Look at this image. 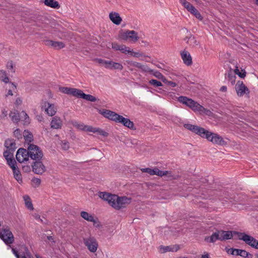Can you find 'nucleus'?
Listing matches in <instances>:
<instances>
[{"instance_id": "obj_1", "label": "nucleus", "mask_w": 258, "mask_h": 258, "mask_svg": "<svg viewBox=\"0 0 258 258\" xmlns=\"http://www.w3.org/2000/svg\"><path fill=\"white\" fill-rule=\"evenodd\" d=\"M99 197L108 202V204L116 210H120L124 208L132 202L131 198L118 197L116 195H113L106 192H100Z\"/></svg>"}, {"instance_id": "obj_2", "label": "nucleus", "mask_w": 258, "mask_h": 258, "mask_svg": "<svg viewBox=\"0 0 258 258\" xmlns=\"http://www.w3.org/2000/svg\"><path fill=\"white\" fill-rule=\"evenodd\" d=\"M177 100L179 102L188 106L195 112H199L201 114H205L208 115L211 114V112L209 110L205 108L197 102L187 97L180 96L177 98Z\"/></svg>"}, {"instance_id": "obj_3", "label": "nucleus", "mask_w": 258, "mask_h": 258, "mask_svg": "<svg viewBox=\"0 0 258 258\" xmlns=\"http://www.w3.org/2000/svg\"><path fill=\"white\" fill-rule=\"evenodd\" d=\"M233 235L231 231L219 230L213 233L211 236L205 238V241L208 243H214L217 240H224L231 239Z\"/></svg>"}, {"instance_id": "obj_4", "label": "nucleus", "mask_w": 258, "mask_h": 258, "mask_svg": "<svg viewBox=\"0 0 258 258\" xmlns=\"http://www.w3.org/2000/svg\"><path fill=\"white\" fill-rule=\"evenodd\" d=\"M72 124L75 127L81 131L96 133L105 137L108 136L107 132L99 127H94L92 126L85 125L84 123L77 121H73Z\"/></svg>"}, {"instance_id": "obj_5", "label": "nucleus", "mask_w": 258, "mask_h": 258, "mask_svg": "<svg viewBox=\"0 0 258 258\" xmlns=\"http://www.w3.org/2000/svg\"><path fill=\"white\" fill-rule=\"evenodd\" d=\"M183 126L187 130L207 140L208 139L209 135H211L210 132L198 125H192L189 123H185L183 124Z\"/></svg>"}, {"instance_id": "obj_6", "label": "nucleus", "mask_w": 258, "mask_h": 258, "mask_svg": "<svg viewBox=\"0 0 258 258\" xmlns=\"http://www.w3.org/2000/svg\"><path fill=\"white\" fill-rule=\"evenodd\" d=\"M29 157L36 161L40 160L43 157L42 150L36 145L30 144L28 147Z\"/></svg>"}, {"instance_id": "obj_7", "label": "nucleus", "mask_w": 258, "mask_h": 258, "mask_svg": "<svg viewBox=\"0 0 258 258\" xmlns=\"http://www.w3.org/2000/svg\"><path fill=\"white\" fill-rule=\"evenodd\" d=\"M238 238L251 247L258 249V241L252 236L244 232H240L237 234Z\"/></svg>"}, {"instance_id": "obj_8", "label": "nucleus", "mask_w": 258, "mask_h": 258, "mask_svg": "<svg viewBox=\"0 0 258 258\" xmlns=\"http://www.w3.org/2000/svg\"><path fill=\"white\" fill-rule=\"evenodd\" d=\"M141 171L142 172L148 173L151 175H156L160 177L167 176L168 177L170 178V179H172L174 178L173 175L172 174L171 171H162L159 170L157 168H155L154 169H151L149 168H141Z\"/></svg>"}, {"instance_id": "obj_9", "label": "nucleus", "mask_w": 258, "mask_h": 258, "mask_svg": "<svg viewBox=\"0 0 258 258\" xmlns=\"http://www.w3.org/2000/svg\"><path fill=\"white\" fill-rule=\"evenodd\" d=\"M41 110L49 116H54L57 110L56 105L48 101H43L41 105Z\"/></svg>"}, {"instance_id": "obj_10", "label": "nucleus", "mask_w": 258, "mask_h": 258, "mask_svg": "<svg viewBox=\"0 0 258 258\" xmlns=\"http://www.w3.org/2000/svg\"><path fill=\"white\" fill-rule=\"evenodd\" d=\"M121 38L125 41H129L133 43L136 42L141 38L138 33L134 30H125L120 34Z\"/></svg>"}, {"instance_id": "obj_11", "label": "nucleus", "mask_w": 258, "mask_h": 258, "mask_svg": "<svg viewBox=\"0 0 258 258\" xmlns=\"http://www.w3.org/2000/svg\"><path fill=\"white\" fill-rule=\"evenodd\" d=\"M0 238L7 245H11L14 241V237L9 229L4 228L0 230Z\"/></svg>"}, {"instance_id": "obj_12", "label": "nucleus", "mask_w": 258, "mask_h": 258, "mask_svg": "<svg viewBox=\"0 0 258 258\" xmlns=\"http://www.w3.org/2000/svg\"><path fill=\"white\" fill-rule=\"evenodd\" d=\"M83 242L88 250L93 253L95 252L98 247V243L96 239L92 236H90L83 239Z\"/></svg>"}, {"instance_id": "obj_13", "label": "nucleus", "mask_w": 258, "mask_h": 258, "mask_svg": "<svg viewBox=\"0 0 258 258\" xmlns=\"http://www.w3.org/2000/svg\"><path fill=\"white\" fill-rule=\"evenodd\" d=\"M80 216L84 220L92 222L94 226L96 227H99L101 225L98 219L93 214H90L85 211H82L80 213Z\"/></svg>"}, {"instance_id": "obj_14", "label": "nucleus", "mask_w": 258, "mask_h": 258, "mask_svg": "<svg viewBox=\"0 0 258 258\" xmlns=\"http://www.w3.org/2000/svg\"><path fill=\"white\" fill-rule=\"evenodd\" d=\"M235 90L238 96L242 97L244 94L248 95L249 90L242 81H238L235 85Z\"/></svg>"}, {"instance_id": "obj_15", "label": "nucleus", "mask_w": 258, "mask_h": 258, "mask_svg": "<svg viewBox=\"0 0 258 258\" xmlns=\"http://www.w3.org/2000/svg\"><path fill=\"white\" fill-rule=\"evenodd\" d=\"M16 159L20 163H24L29 160V156L28 150L20 148L17 152Z\"/></svg>"}, {"instance_id": "obj_16", "label": "nucleus", "mask_w": 258, "mask_h": 258, "mask_svg": "<svg viewBox=\"0 0 258 258\" xmlns=\"http://www.w3.org/2000/svg\"><path fill=\"white\" fill-rule=\"evenodd\" d=\"M227 252L228 254L234 256H240L242 257H252V255L245 250L236 249V248H229Z\"/></svg>"}, {"instance_id": "obj_17", "label": "nucleus", "mask_w": 258, "mask_h": 258, "mask_svg": "<svg viewBox=\"0 0 258 258\" xmlns=\"http://www.w3.org/2000/svg\"><path fill=\"white\" fill-rule=\"evenodd\" d=\"M98 112L102 115L104 117L108 118L111 120L116 122V119L119 115L118 114L110 110L105 109H98Z\"/></svg>"}, {"instance_id": "obj_18", "label": "nucleus", "mask_w": 258, "mask_h": 258, "mask_svg": "<svg viewBox=\"0 0 258 258\" xmlns=\"http://www.w3.org/2000/svg\"><path fill=\"white\" fill-rule=\"evenodd\" d=\"M207 140L211 142L214 144L219 145H224L226 144V142L223 140L222 137L217 134L213 133L211 132V135H209Z\"/></svg>"}, {"instance_id": "obj_19", "label": "nucleus", "mask_w": 258, "mask_h": 258, "mask_svg": "<svg viewBox=\"0 0 258 258\" xmlns=\"http://www.w3.org/2000/svg\"><path fill=\"white\" fill-rule=\"evenodd\" d=\"M115 122L121 123L124 126L127 127L130 129L133 130L134 128V122L131 121L130 119L127 118H125L120 115H118Z\"/></svg>"}, {"instance_id": "obj_20", "label": "nucleus", "mask_w": 258, "mask_h": 258, "mask_svg": "<svg viewBox=\"0 0 258 258\" xmlns=\"http://www.w3.org/2000/svg\"><path fill=\"white\" fill-rule=\"evenodd\" d=\"M58 90L59 91L62 93L67 95H71L76 97L78 96V94L79 91V89L76 88H72L62 86H59L58 87Z\"/></svg>"}, {"instance_id": "obj_21", "label": "nucleus", "mask_w": 258, "mask_h": 258, "mask_svg": "<svg viewBox=\"0 0 258 258\" xmlns=\"http://www.w3.org/2000/svg\"><path fill=\"white\" fill-rule=\"evenodd\" d=\"M32 169L33 171L36 174H42L45 171V167L40 160L34 162Z\"/></svg>"}, {"instance_id": "obj_22", "label": "nucleus", "mask_w": 258, "mask_h": 258, "mask_svg": "<svg viewBox=\"0 0 258 258\" xmlns=\"http://www.w3.org/2000/svg\"><path fill=\"white\" fill-rule=\"evenodd\" d=\"M181 57L183 61V63L187 66H190L192 63V57L189 52L184 50L180 53Z\"/></svg>"}, {"instance_id": "obj_23", "label": "nucleus", "mask_w": 258, "mask_h": 258, "mask_svg": "<svg viewBox=\"0 0 258 258\" xmlns=\"http://www.w3.org/2000/svg\"><path fill=\"white\" fill-rule=\"evenodd\" d=\"M44 44L47 46L52 47L55 49H59L64 47V44L62 42L54 41L50 40L44 41Z\"/></svg>"}, {"instance_id": "obj_24", "label": "nucleus", "mask_w": 258, "mask_h": 258, "mask_svg": "<svg viewBox=\"0 0 258 258\" xmlns=\"http://www.w3.org/2000/svg\"><path fill=\"white\" fill-rule=\"evenodd\" d=\"M179 249V247L177 245L170 246L161 245L158 247V250L161 253H163L167 251H177Z\"/></svg>"}, {"instance_id": "obj_25", "label": "nucleus", "mask_w": 258, "mask_h": 258, "mask_svg": "<svg viewBox=\"0 0 258 258\" xmlns=\"http://www.w3.org/2000/svg\"><path fill=\"white\" fill-rule=\"evenodd\" d=\"M50 127L54 129L60 128L62 125V121L60 117L58 116L53 117L50 121Z\"/></svg>"}, {"instance_id": "obj_26", "label": "nucleus", "mask_w": 258, "mask_h": 258, "mask_svg": "<svg viewBox=\"0 0 258 258\" xmlns=\"http://www.w3.org/2000/svg\"><path fill=\"white\" fill-rule=\"evenodd\" d=\"M109 18L110 20L116 25H119L122 21L121 18L120 17L119 14L116 12H112L110 13Z\"/></svg>"}, {"instance_id": "obj_27", "label": "nucleus", "mask_w": 258, "mask_h": 258, "mask_svg": "<svg viewBox=\"0 0 258 258\" xmlns=\"http://www.w3.org/2000/svg\"><path fill=\"white\" fill-rule=\"evenodd\" d=\"M77 97L83 98L91 102H95L97 100V99L94 96L89 94H86L80 89L78 94Z\"/></svg>"}, {"instance_id": "obj_28", "label": "nucleus", "mask_w": 258, "mask_h": 258, "mask_svg": "<svg viewBox=\"0 0 258 258\" xmlns=\"http://www.w3.org/2000/svg\"><path fill=\"white\" fill-rule=\"evenodd\" d=\"M184 40L187 44L192 47H195L199 44L196 38L190 34H189V36H186V37L184 38Z\"/></svg>"}, {"instance_id": "obj_29", "label": "nucleus", "mask_w": 258, "mask_h": 258, "mask_svg": "<svg viewBox=\"0 0 258 258\" xmlns=\"http://www.w3.org/2000/svg\"><path fill=\"white\" fill-rule=\"evenodd\" d=\"M106 68L110 70L115 69L121 71L123 69V66L120 63L115 62L112 61H108L107 65L106 66Z\"/></svg>"}, {"instance_id": "obj_30", "label": "nucleus", "mask_w": 258, "mask_h": 258, "mask_svg": "<svg viewBox=\"0 0 258 258\" xmlns=\"http://www.w3.org/2000/svg\"><path fill=\"white\" fill-rule=\"evenodd\" d=\"M42 2L46 6L53 9H59L60 7L58 2L55 0H44Z\"/></svg>"}, {"instance_id": "obj_31", "label": "nucleus", "mask_w": 258, "mask_h": 258, "mask_svg": "<svg viewBox=\"0 0 258 258\" xmlns=\"http://www.w3.org/2000/svg\"><path fill=\"white\" fill-rule=\"evenodd\" d=\"M23 198L24 201L25 206L26 207L31 211L33 210V206L30 197L26 195L23 196Z\"/></svg>"}, {"instance_id": "obj_32", "label": "nucleus", "mask_w": 258, "mask_h": 258, "mask_svg": "<svg viewBox=\"0 0 258 258\" xmlns=\"http://www.w3.org/2000/svg\"><path fill=\"white\" fill-rule=\"evenodd\" d=\"M6 148L9 150L14 151L16 148V144L13 140L7 139L5 143Z\"/></svg>"}, {"instance_id": "obj_33", "label": "nucleus", "mask_w": 258, "mask_h": 258, "mask_svg": "<svg viewBox=\"0 0 258 258\" xmlns=\"http://www.w3.org/2000/svg\"><path fill=\"white\" fill-rule=\"evenodd\" d=\"M12 170L13 172L14 177L15 178V179L19 183H22V175L18 168L17 167L16 168L13 169Z\"/></svg>"}, {"instance_id": "obj_34", "label": "nucleus", "mask_w": 258, "mask_h": 258, "mask_svg": "<svg viewBox=\"0 0 258 258\" xmlns=\"http://www.w3.org/2000/svg\"><path fill=\"white\" fill-rule=\"evenodd\" d=\"M23 137L25 142H28V144L33 140V136L32 134L28 131L25 130L23 133Z\"/></svg>"}, {"instance_id": "obj_35", "label": "nucleus", "mask_w": 258, "mask_h": 258, "mask_svg": "<svg viewBox=\"0 0 258 258\" xmlns=\"http://www.w3.org/2000/svg\"><path fill=\"white\" fill-rule=\"evenodd\" d=\"M9 116L14 122L17 123L20 121V115L18 111H11Z\"/></svg>"}, {"instance_id": "obj_36", "label": "nucleus", "mask_w": 258, "mask_h": 258, "mask_svg": "<svg viewBox=\"0 0 258 258\" xmlns=\"http://www.w3.org/2000/svg\"><path fill=\"white\" fill-rule=\"evenodd\" d=\"M179 3L188 11L192 10L194 7L186 0H179Z\"/></svg>"}, {"instance_id": "obj_37", "label": "nucleus", "mask_w": 258, "mask_h": 258, "mask_svg": "<svg viewBox=\"0 0 258 258\" xmlns=\"http://www.w3.org/2000/svg\"><path fill=\"white\" fill-rule=\"evenodd\" d=\"M128 64L131 66L136 67L137 68L142 70L143 71H148V70L146 69V67L145 66L141 64V63L136 62V61H131V62H128Z\"/></svg>"}, {"instance_id": "obj_38", "label": "nucleus", "mask_w": 258, "mask_h": 258, "mask_svg": "<svg viewBox=\"0 0 258 258\" xmlns=\"http://www.w3.org/2000/svg\"><path fill=\"white\" fill-rule=\"evenodd\" d=\"M234 72L235 74L237 75L241 78H244L246 76L245 71L244 70H241V71L240 72L237 66L236 67Z\"/></svg>"}, {"instance_id": "obj_39", "label": "nucleus", "mask_w": 258, "mask_h": 258, "mask_svg": "<svg viewBox=\"0 0 258 258\" xmlns=\"http://www.w3.org/2000/svg\"><path fill=\"white\" fill-rule=\"evenodd\" d=\"M0 80L6 83L9 81V79L7 77L6 72L3 70H0Z\"/></svg>"}, {"instance_id": "obj_40", "label": "nucleus", "mask_w": 258, "mask_h": 258, "mask_svg": "<svg viewBox=\"0 0 258 258\" xmlns=\"http://www.w3.org/2000/svg\"><path fill=\"white\" fill-rule=\"evenodd\" d=\"M13 152L14 151H11L7 149V151L4 152V156L5 157L7 160L13 158Z\"/></svg>"}, {"instance_id": "obj_41", "label": "nucleus", "mask_w": 258, "mask_h": 258, "mask_svg": "<svg viewBox=\"0 0 258 258\" xmlns=\"http://www.w3.org/2000/svg\"><path fill=\"white\" fill-rule=\"evenodd\" d=\"M22 117H24V119L22 120L24 124H28L30 123V120L28 114L24 111L21 112Z\"/></svg>"}, {"instance_id": "obj_42", "label": "nucleus", "mask_w": 258, "mask_h": 258, "mask_svg": "<svg viewBox=\"0 0 258 258\" xmlns=\"http://www.w3.org/2000/svg\"><path fill=\"white\" fill-rule=\"evenodd\" d=\"M119 50L122 53L127 54L130 53L131 49L125 45L121 44L120 45Z\"/></svg>"}, {"instance_id": "obj_43", "label": "nucleus", "mask_w": 258, "mask_h": 258, "mask_svg": "<svg viewBox=\"0 0 258 258\" xmlns=\"http://www.w3.org/2000/svg\"><path fill=\"white\" fill-rule=\"evenodd\" d=\"M191 14L194 15L197 18L202 20L203 19L202 16L199 12V11L194 7L191 11L189 12Z\"/></svg>"}, {"instance_id": "obj_44", "label": "nucleus", "mask_w": 258, "mask_h": 258, "mask_svg": "<svg viewBox=\"0 0 258 258\" xmlns=\"http://www.w3.org/2000/svg\"><path fill=\"white\" fill-rule=\"evenodd\" d=\"M41 183V180L38 178H33L31 180V184L32 186L36 188L39 186Z\"/></svg>"}, {"instance_id": "obj_45", "label": "nucleus", "mask_w": 258, "mask_h": 258, "mask_svg": "<svg viewBox=\"0 0 258 258\" xmlns=\"http://www.w3.org/2000/svg\"><path fill=\"white\" fill-rule=\"evenodd\" d=\"M7 163L8 164V165L12 169L15 168L17 167L16 165V162L14 159L12 158L7 160Z\"/></svg>"}, {"instance_id": "obj_46", "label": "nucleus", "mask_w": 258, "mask_h": 258, "mask_svg": "<svg viewBox=\"0 0 258 258\" xmlns=\"http://www.w3.org/2000/svg\"><path fill=\"white\" fill-rule=\"evenodd\" d=\"M149 84L154 86V87H159L162 86V84L161 82L154 79L150 80Z\"/></svg>"}, {"instance_id": "obj_47", "label": "nucleus", "mask_w": 258, "mask_h": 258, "mask_svg": "<svg viewBox=\"0 0 258 258\" xmlns=\"http://www.w3.org/2000/svg\"><path fill=\"white\" fill-rule=\"evenodd\" d=\"M228 81L232 85H234L235 83L236 77L232 74L229 73L228 75Z\"/></svg>"}, {"instance_id": "obj_48", "label": "nucleus", "mask_w": 258, "mask_h": 258, "mask_svg": "<svg viewBox=\"0 0 258 258\" xmlns=\"http://www.w3.org/2000/svg\"><path fill=\"white\" fill-rule=\"evenodd\" d=\"M131 56H133L134 57H139L143 55L142 53H140V52H135L133 50L131 49V51L129 53Z\"/></svg>"}, {"instance_id": "obj_49", "label": "nucleus", "mask_w": 258, "mask_h": 258, "mask_svg": "<svg viewBox=\"0 0 258 258\" xmlns=\"http://www.w3.org/2000/svg\"><path fill=\"white\" fill-rule=\"evenodd\" d=\"M61 146L62 148L65 150H68L70 147L69 143L67 141H62Z\"/></svg>"}, {"instance_id": "obj_50", "label": "nucleus", "mask_w": 258, "mask_h": 258, "mask_svg": "<svg viewBox=\"0 0 258 258\" xmlns=\"http://www.w3.org/2000/svg\"><path fill=\"white\" fill-rule=\"evenodd\" d=\"M14 135L15 137L17 138L18 139L22 138V133L21 131L19 129H16L14 132Z\"/></svg>"}, {"instance_id": "obj_51", "label": "nucleus", "mask_w": 258, "mask_h": 258, "mask_svg": "<svg viewBox=\"0 0 258 258\" xmlns=\"http://www.w3.org/2000/svg\"><path fill=\"white\" fill-rule=\"evenodd\" d=\"M153 75L159 79H163L164 77L163 75L159 72L156 71L153 73Z\"/></svg>"}, {"instance_id": "obj_52", "label": "nucleus", "mask_w": 258, "mask_h": 258, "mask_svg": "<svg viewBox=\"0 0 258 258\" xmlns=\"http://www.w3.org/2000/svg\"><path fill=\"white\" fill-rule=\"evenodd\" d=\"M96 61L98 62L99 63L102 64L104 66L105 68H106V66L107 65V63L108 62V61L103 60L102 59H97Z\"/></svg>"}, {"instance_id": "obj_53", "label": "nucleus", "mask_w": 258, "mask_h": 258, "mask_svg": "<svg viewBox=\"0 0 258 258\" xmlns=\"http://www.w3.org/2000/svg\"><path fill=\"white\" fill-rule=\"evenodd\" d=\"M120 45L118 44L117 43H112V48L115 50H119L120 48Z\"/></svg>"}, {"instance_id": "obj_54", "label": "nucleus", "mask_w": 258, "mask_h": 258, "mask_svg": "<svg viewBox=\"0 0 258 258\" xmlns=\"http://www.w3.org/2000/svg\"><path fill=\"white\" fill-rule=\"evenodd\" d=\"M12 251L13 253H14V254L16 256L17 258H19L20 255L19 254V253H18V251H17V250L16 249L12 248Z\"/></svg>"}, {"instance_id": "obj_55", "label": "nucleus", "mask_w": 258, "mask_h": 258, "mask_svg": "<svg viewBox=\"0 0 258 258\" xmlns=\"http://www.w3.org/2000/svg\"><path fill=\"white\" fill-rule=\"evenodd\" d=\"M22 103V99L21 98H17L15 101V104L16 105H20Z\"/></svg>"}, {"instance_id": "obj_56", "label": "nucleus", "mask_w": 258, "mask_h": 258, "mask_svg": "<svg viewBox=\"0 0 258 258\" xmlns=\"http://www.w3.org/2000/svg\"><path fill=\"white\" fill-rule=\"evenodd\" d=\"M7 68L8 69H13V64L12 61L8 62L7 64Z\"/></svg>"}, {"instance_id": "obj_57", "label": "nucleus", "mask_w": 258, "mask_h": 258, "mask_svg": "<svg viewBox=\"0 0 258 258\" xmlns=\"http://www.w3.org/2000/svg\"><path fill=\"white\" fill-rule=\"evenodd\" d=\"M23 170L25 172H29L30 171L31 168L29 166H23Z\"/></svg>"}, {"instance_id": "obj_58", "label": "nucleus", "mask_w": 258, "mask_h": 258, "mask_svg": "<svg viewBox=\"0 0 258 258\" xmlns=\"http://www.w3.org/2000/svg\"><path fill=\"white\" fill-rule=\"evenodd\" d=\"M201 258H210L209 254L207 252H204L203 254L202 255Z\"/></svg>"}, {"instance_id": "obj_59", "label": "nucleus", "mask_w": 258, "mask_h": 258, "mask_svg": "<svg viewBox=\"0 0 258 258\" xmlns=\"http://www.w3.org/2000/svg\"><path fill=\"white\" fill-rule=\"evenodd\" d=\"M220 91L222 92H226L227 91V87L225 86H223L220 88Z\"/></svg>"}, {"instance_id": "obj_60", "label": "nucleus", "mask_w": 258, "mask_h": 258, "mask_svg": "<svg viewBox=\"0 0 258 258\" xmlns=\"http://www.w3.org/2000/svg\"><path fill=\"white\" fill-rule=\"evenodd\" d=\"M12 95H13V93H12V90H9L8 92L7 96H12Z\"/></svg>"}, {"instance_id": "obj_61", "label": "nucleus", "mask_w": 258, "mask_h": 258, "mask_svg": "<svg viewBox=\"0 0 258 258\" xmlns=\"http://www.w3.org/2000/svg\"><path fill=\"white\" fill-rule=\"evenodd\" d=\"M35 219H38V220H40V221H42V220L40 219V216H39V215H36V216H35Z\"/></svg>"}, {"instance_id": "obj_62", "label": "nucleus", "mask_w": 258, "mask_h": 258, "mask_svg": "<svg viewBox=\"0 0 258 258\" xmlns=\"http://www.w3.org/2000/svg\"><path fill=\"white\" fill-rule=\"evenodd\" d=\"M47 239L49 240H53V238L52 236H47Z\"/></svg>"}, {"instance_id": "obj_63", "label": "nucleus", "mask_w": 258, "mask_h": 258, "mask_svg": "<svg viewBox=\"0 0 258 258\" xmlns=\"http://www.w3.org/2000/svg\"><path fill=\"white\" fill-rule=\"evenodd\" d=\"M36 258H42L40 255H39V254H36L35 255Z\"/></svg>"}, {"instance_id": "obj_64", "label": "nucleus", "mask_w": 258, "mask_h": 258, "mask_svg": "<svg viewBox=\"0 0 258 258\" xmlns=\"http://www.w3.org/2000/svg\"><path fill=\"white\" fill-rule=\"evenodd\" d=\"M19 258H27L25 255H20Z\"/></svg>"}]
</instances>
